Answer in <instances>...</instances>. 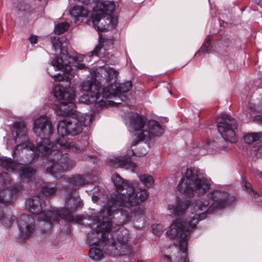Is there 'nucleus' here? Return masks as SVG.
I'll use <instances>...</instances> for the list:
<instances>
[{"label":"nucleus","instance_id":"obj_1","mask_svg":"<svg viewBox=\"0 0 262 262\" xmlns=\"http://www.w3.org/2000/svg\"><path fill=\"white\" fill-rule=\"evenodd\" d=\"M118 194H113L108 200L100 216H95L94 224L96 227L89 233L86 242L91 247L89 256L94 261L103 258V253L112 255L116 250L115 241L110 232L113 224L120 227L127 222L129 217V208L136 206L147 199L148 193L145 189L135 191L133 184L124 180L118 173L112 176Z\"/></svg>","mask_w":262,"mask_h":262},{"label":"nucleus","instance_id":"obj_2","mask_svg":"<svg viewBox=\"0 0 262 262\" xmlns=\"http://www.w3.org/2000/svg\"><path fill=\"white\" fill-rule=\"evenodd\" d=\"M33 131L39 137L36 140L35 146L32 143H28V147L34 155H40L46 157L49 163V167L46 169V173L51 174L55 179L62 177L69 166L70 158L69 155L63 153L61 149H69L74 152L84 150L88 144L89 136L85 134L73 142L67 139L58 138L55 144L51 142L47 137L51 136L53 132L51 122L46 116H41L34 121Z\"/></svg>","mask_w":262,"mask_h":262},{"label":"nucleus","instance_id":"obj_3","mask_svg":"<svg viewBox=\"0 0 262 262\" xmlns=\"http://www.w3.org/2000/svg\"><path fill=\"white\" fill-rule=\"evenodd\" d=\"M40 195H34L26 200V209L32 213L31 214L23 213L20 217L17 223L19 229L18 238L24 241L30 237L34 233L35 225V218L39 222H42L50 229L52 226L51 221L57 222L62 219L64 221L73 222L74 216L72 213L78 209L82 208V201L79 196H73L69 193L65 202V208L55 210L51 206L46 204V202H41Z\"/></svg>","mask_w":262,"mask_h":262},{"label":"nucleus","instance_id":"obj_4","mask_svg":"<svg viewBox=\"0 0 262 262\" xmlns=\"http://www.w3.org/2000/svg\"><path fill=\"white\" fill-rule=\"evenodd\" d=\"M53 92L54 97L59 101V104L56 107V113L61 116H68L67 119L59 121L57 124L59 138L66 139V136L68 135H78L85 123L93 121V116L87 115L84 116L74 110L75 93L72 87L57 84L54 87Z\"/></svg>","mask_w":262,"mask_h":262},{"label":"nucleus","instance_id":"obj_5","mask_svg":"<svg viewBox=\"0 0 262 262\" xmlns=\"http://www.w3.org/2000/svg\"><path fill=\"white\" fill-rule=\"evenodd\" d=\"M210 201L207 198L195 200L192 204L195 213L191 212L189 216L177 219L171 224L170 229L166 232L170 239L178 238L182 252H186L190 232L195 228L199 221L206 219L207 214L217 211Z\"/></svg>","mask_w":262,"mask_h":262},{"label":"nucleus","instance_id":"obj_6","mask_svg":"<svg viewBox=\"0 0 262 262\" xmlns=\"http://www.w3.org/2000/svg\"><path fill=\"white\" fill-rule=\"evenodd\" d=\"M200 169L187 168L185 176L177 186L178 191L183 194L185 199H177L174 204H169L168 209L175 216H180L185 213L191 204L190 199L194 195H203L210 187V181L201 176Z\"/></svg>","mask_w":262,"mask_h":262},{"label":"nucleus","instance_id":"obj_7","mask_svg":"<svg viewBox=\"0 0 262 262\" xmlns=\"http://www.w3.org/2000/svg\"><path fill=\"white\" fill-rule=\"evenodd\" d=\"M95 4V13L91 18L93 26L98 31L105 32L115 29L118 23V18L111 14L115 11L114 1H92Z\"/></svg>","mask_w":262,"mask_h":262},{"label":"nucleus","instance_id":"obj_8","mask_svg":"<svg viewBox=\"0 0 262 262\" xmlns=\"http://www.w3.org/2000/svg\"><path fill=\"white\" fill-rule=\"evenodd\" d=\"M95 79V75L92 77L89 80L83 81L79 85V89L80 91L85 92V94L81 95L79 98V102L85 104H93L94 107L96 110L105 106L106 104V101L104 99L106 97L108 96L106 94V96L100 93V88H96L97 81Z\"/></svg>","mask_w":262,"mask_h":262},{"label":"nucleus","instance_id":"obj_9","mask_svg":"<svg viewBox=\"0 0 262 262\" xmlns=\"http://www.w3.org/2000/svg\"><path fill=\"white\" fill-rule=\"evenodd\" d=\"M217 128L224 140L234 143L237 140L235 129L237 124L234 118L227 114H221L217 118Z\"/></svg>","mask_w":262,"mask_h":262},{"label":"nucleus","instance_id":"obj_10","mask_svg":"<svg viewBox=\"0 0 262 262\" xmlns=\"http://www.w3.org/2000/svg\"><path fill=\"white\" fill-rule=\"evenodd\" d=\"M118 74L117 70L110 67L100 68L95 73V80L97 81L96 88L101 89L102 86L104 87L103 88L104 96H106V94L109 96L107 89L116 83Z\"/></svg>","mask_w":262,"mask_h":262},{"label":"nucleus","instance_id":"obj_11","mask_svg":"<svg viewBox=\"0 0 262 262\" xmlns=\"http://www.w3.org/2000/svg\"><path fill=\"white\" fill-rule=\"evenodd\" d=\"M207 197L212 202L213 206L217 211L231 204L229 193L223 188L220 187L209 192Z\"/></svg>","mask_w":262,"mask_h":262},{"label":"nucleus","instance_id":"obj_12","mask_svg":"<svg viewBox=\"0 0 262 262\" xmlns=\"http://www.w3.org/2000/svg\"><path fill=\"white\" fill-rule=\"evenodd\" d=\"M66 58H68L67 61L66 59L63 60V58L58 56H55L53 59L51 63V66L54 68L55 71L62 70V73H57L54 75L49 73L51 77H54L55 81H61L66 80L68 77L65 75L64 71H67L71 69L69 65L72 61L75 60L74 57L69 55L68 54L66 56Z\"/></svg>","mask_w":262,"mask_h":262},{"label":"nucleus","instance_id":"obj_13","mask_svg":"<svg viewBox=\"0 0 262 262\" xmlns=\"http://www.w3.org/2000/svg\"><path fill=\"white\" fill-rule=\"evenodd\" d=\"M23 189L21 185L16 184L12 188L6 187L0 190V203L7 205L13 202Z\"/></svg>","mask_w":262,"mask_h":262},{"label":"nucleus","instance_id":"obj_14","mask_svg":"<svg viewBox=\"0 0 262 262\" xmlns=\"http://www.w3.org/2000/svg\"><path fill=\"white\" fill-rule=\"evenodd\" d=\"M132 88V83L130 81H127L125 82L119 83L117 85L116 83L107 89V93L109 97L108 98L113 97L115 100H119L120 95L129 91ZM107 97H106L105 100Z\"/></svg>","mask_w":262,"mask_h":262},{"label":"nucleus","instance_id":"obj_15","mask_svg":"<svg viewBox=\"0 0 262 262\" xmlns=\"http://www.w3.org/2000/svg\"><path fill=\"white\" fill-rule=\"evenodd\" d=\"M127 126L130 132L141 130L145 125L146 120L137 113L132 112L128 117Z\"/></svg>","mask_w":262,"mask_h":262},{"label":"nucleus","instance_id":"obj_16","mask_svg":"<svg viewBox=\"0 0 262 262\" xmlns=\"http://www.w3.org/2000/svg\"><path fill=\"white\" fill-rule=\"evenodd\" d=\"M147 129L143 130L145 138L150 140L152 137L161 136L164 133V129L158 121L151 120L147 125Z\"/></svg>","mask_w":262,"mask_h":262},{"label":"nucleus","instance_id":"obj_17","mask_svg":"<svg viewBox=\"0 0 262 262\" xmlns=\"http://www.w3.org/2000/svg\"><path fill=\"white\" fill-rule=\"evenodd\" d=\"M108 165L114 168L119 167L126 169L135 168L137 166L136 163L133 162L130 157H115L108 161Z\"/></svg>","mask_w":262,"mask_h":262},{"label":"nucleus","instance_id":"obj_18","mask_svg":"<svg viewBox=\"0 0 262 262\" xmlns=\"http://www.w3.org/2000/svg\"><path fill=\"white\" fill-rule=\"evenodd\" d=\"M18 173L22 182L30 183L34 180L36 170L30 166H20Z\"/></svg>","mask_w":262,"mask_h":262},{"label":"nucleus","instance_id":"obj_19","mask_svg":"<svg viewBox=\"0 0 262 262\" xmlns=\"http://www.w3.org/2000/svg\"><path fill=\"white\" fill-rule=\"evenodd\" d=\"M57 188L55 185L52 183H47L43 185L40 189V191L38 195L40 198L46 197L49 198L53 196L56 192Z\"/></svg>","mask_w":262,"mask_h":262},{"label":"nucleus","instance_id":"obj_20","mask_svg":"<svg viewBox=\"0 0 262 262\" xmlns=\"http://www.w3.org/2000/svg\"><path fill=\"white\" fill-rule=\"evenodd\" d=\"M90 10L82 6L76 5L70 10V13L75 17H86L88 15Z\"/></svg>","mask_w":262,"mask_h":262},{"label":"nucleus","instance_id":"obj_21","mask_svg":"<svg viewBox=\"0 0 262 262\" xmlns=\"http://www.w3.org/2000/svg\"><path fill=\"white\" fill-rule=\"evenodd\" d=\"M16 166V163L11 158L0 157V166L3 168L9 171H14Z\"/></svg>","mask_w":262,"mask_h":262},{"label":"nucleus","instance_id":"obj_22","mask_svg":"<svg viewBox=\"0 0 262 262\" xmlns=\"http://www.w3.org/2000/svg\"><path fill=\"white\" fill-rule=\"evenodd\" d=\"M244 140L247 144H251L262 139V132H251L245 134Z\"/></svg>","mask_w":262,"mask_h":262},{"label":"nucleus","instance_id":"obj_23","mask_svg":"<svg viewBox=\"0 0 262 262\" xmlns=\"http://www.w3.org/2000/svg\"><path fill=\"white\" fill-rule=\"evenodd\" d=\"M14 130L15 132V137L19 138L25 136L27 132L25 124L21 122H16L14 124Z\"/></svg>","mask_w":262,"mask_h":262},{"label":"nucleus","instance_id":"obj_24","mask_svg":"<svg viewBox=\"0 0 262 262\" xmlns=\"http://www.w3.org/2000/svg\"><path fill=\"white\" fill-rule=\"evenodd\" d=\"M87 183V180L80 176H76L69 179V183L73 187L81 186Z\"/></svg>","mask_w":262,"mask_h":262},{"label":"nucleus","instance_id":"obj_25","mask_svg":"<svg viewBox=\"0 0 262 262\" xmlns=\"http://www.w3.org/2000/svg\"><path fill=\"white\" fill-rule=\"evenodd\" d=\"M119 233L118 234L117 237V241L121 244L124 245L126 244L129 238V233L128 231L124 230L122 228L119 229Z\"/></svg>","mask_w":262,"mask_h":262},{"label":"nucleus","instance_id":"obj_26","mask_svg":"<svg viewBox=\"0 0 262 262\" xmlns=\"http://www.w3.org/2000/svg\"><path fill=\"white\" fill-rule=\"evenodd\" d=\"M89 54L90 57L96 56L100 58H102L105 56V49L102 45L99 43L92 51L89 53Z\"/></svg>","mask_w":262,"mask_h":262},{"label":"nucleus","instance_id":"obj_27","mask_svg":"<svg viewBox=\"0 0 262 262\" xmlns=\"http://www.w3.org/2000/svg\"><path fill=\"white\" fill-rule=\"evenodd\" d=\"M69 24L67 22H62L55 25L54 31L57 35L61 34L66 32L69 28Z\"/></svg>","mask_w":262,"mask_h":262},{"label":"nucleus","instance_id":"obj_28","mask_svg":"<svg viewBox=\"0 0 262 262\" xmlns=\"http://www.w3.org/2000/svg\"><path fill=\"white\" fill-rule=\"evenodd\" d=\"M140 180L144 185L149 188L154 184V180L152 177L150 175H143L140 177Z\"/></svg>","mask_w":262,"mask_h":262},{"label":"nucleus","instance_id":"obj_29","mask_svg":"<svg viewBox=\"0 0 262 262\" xmlns=\"http://www.w3.org/2000/svg\"><path fill=\"white\" fill-rule=\"evenodd\" d=\"M51 41L52 44V48L53 50L57 52L58 50L61 51V47L62 43L59 40V37L55 36H52L51 37Z\"/></svg>","mask_w":262,"mask_h":262},{"label":"nucleus","instance_id":"obj_30","mask_svg":"<svg viewBox=\"0 0 262 262\" xmlns=\"http://www.w3.org/2000/svg\"><path fill=\"white\" fill-rule=\"evenodd\" d=\"M14 218V216L10 215L9 214L5 215L4 214H1L0 215V220L2 223L5 226H9L10 225L11 222Z\"/></svg>","mask_w":262,"mask_h":262},{"label":"nucleus","instance_id":"obj_31","mask_svg":"<svg viewBox=\"0 0 262 262\" xmlns=\"http://www.w3.org/2000/svg\"><path fill=\"white\" fill-rule=\"evenodd\" d=\"M201 49L207 53H210L213 51V48L211 44L209 38L205 40Z\"/></svg>","mask_w":262,"mask_h":262},{"label":"nucleus","instance_id":"obj_32","mask_svg":"<svg viewBox=\"0 0 262 262\" xmlns=\"http://www.w3.org/2000/svg\"><path fill=\"white\" fill-rule=\"evenodd\" d=\"M11 179L10 175L7 172L0 173V185H4L10 184Z\"/></svg>","mask_w":262,"mask_h":262},{"label":"nucleus","instance_id":"obj_33","mask_svg":"<svg viewBox=\"0 0 262 262\" xmlns=\"http://www.w3.org/2000/svg\"><path fill=\"white\" fill-rule=\"evenodd\" d=\"M145 137L146 136L144 135L143 132H142L139 135H138L136 139H134L132 141L131 146H136L141 141H145V142H146L148 140V139L147 138H145Z\"/></svg>","mask_w":262,"mask_h":262},{"label":"nucleus","instance_id":"obj_34","mask_svg":"<svg viewBox=\"0 0 262 262\" xmlns=\"http://www.w3.org/2000/svg\"><path fill=\"white\" fill-rule=\"evenodd\" d=\"M121 249L122 250V252H123L124 254H131L132 253V250L130 247L129 245H126V244L122 245Z\"/></svg>","mask_w":262,"mask_h":262},{"label":"nucleus","instance_id":"obj_35","mask_svg":"<svg viewBox=\"0 0 262 262\" xmlns=\"http://www.w3.org/2000/svg\"><path fill=\"white\" fill-rule=\"evenodd\" d=\"M152 232L156 235H160L162 233L161 226L160 225H153L152 226Z\"/></svg>","mask_w":262,"mask_h":262},{"label":"nucleus","instance_id":"obj_36","mask_svg":"<svg viewBox=\"0 0 262 262\" xmlns=\"http://www.w3.org/2000/svg\"><path fill=\"white\" fill-rule=\"evenodd\" d=\"M76 68H77V70H83L84 71H88L90 73V71H89V70L88 68L86 67L83 63H77V64L76 65Z\"/></svg>","mask_w":262,"mask_h":262},{"label":"nucleus","instance_id":"obj_37","mask_svg":"<svg viewBox=\"0 0 262 262\" xmlns=\"http://www.w3.org/2000/svg\"><path fill=\"white\" fill-rule=\"evenodd\" d=\"M37 40V36L35 35L32 34L29 37V40L32 45L36 43Z\"/></svg>","mask_w":262,"mask_h":262},{"label":"nucleus","instance_id":"obj_38","mask_svg":"<svg viewBox=\"0 0 262 262\" xmlns=\"http://www.w3.org/2000/svg\"><path fill=\"white\" fill-rule=\"evenodd\" d=\"M254 120L257 123L262 125V115L255 116L254 117Z\"/></svg>","mask_w":262,"mask_h":262},{"label":"nucleus","instance_id":"obj_39","mask_svg":"<svg viewBox=\"0 0 262 262\" xmlns=\"http://www.w3.org/2000/svg\"><path fill=\"white\" fill-rule=\"evenodd\" d=\"M81 2H82V3L84 5H88L89 4H91L90 1H81Z\"/></svg>","mask_w":262,"mask_h":262},{"label":"nucleus","instance_id":"obj_40","mask_svg":"<svg viewBox=\"0 0 262 262\" xmlns=\"http://www.w3.org/2000/svg\"><path fill=\"white\" fill-rule=\"evenodd\" d=\"M92 199L93 201H96V200L98 199V197H97V196H96V195H93L92 196Z\"/></svg>","mask_w":262,"mask_h":262},{"label":"nucleus","instance_id":"obj_41","mask_svg":"<svg viewBox=\"0 0 262 262\" xmlns=\"http://www.w3.org/2000/svg\"><path fill=\"white\" fill-rule=\"evenodd\" d=\"M257 174L260 178H262V171H258Z\"/></svg>","mask_w":262,"mask_h":262},{"label":"nucleus","instance_id":"obj_42","mask_svg":"<svg viewBox=\"0 0 262 262\" xmlns=\"http://www.w3.org/2000/svg\"><path fill=\"white\" fill-rule=\"evenodd\" d=\"M15 150H13L12 151V155L13 159H14V155L15 154Z\"/></svg>","mask_w":262,"mask_h":262},{"label":"nucleus","instance_id":"obj_43","mask_svg":"<svg viewBox=\"0 0 262 262\" xmlns=\"http://www.w3.org/2000/svg\"><path fill=\"white\" fill-rule=\"evenodd\" d=\"M260 2V1H256V5H259Z\"/></svg>","mask_w":262,"mask_h":262},{"label":"nucleus","instance_id":"obj_44","mask_svg":"<svg viewBox=\"0 0 262 262\" xmlns=\"http://www.w3.org/2000/svg\"><path fill=\"white\" fill-rule=\"evenodd\" d=\"M18 9H19V11H21V10H24L25 11L26 10L25 8L21 9V8H19Z\"/></svg>","mask_w":262,"mask_h":262},{"label":"nucleus","instance_id":"obj_45","mask_svg":"<svg viewBox=\"0 0 262 262\" xmlns=\"http://www.w3.org/2000/svg\"><path fill=\"white\" fill-rule=\"evenodd\" d=\"M168 93H169L170 95H171V94H172L171 91L170 90H168Z\"/></svg>","mask_w":262,"mask_h":262},{"label":"nucleus","instance_id":"obj_46","mask_svg":"<svg viewBox=\"0 0 262 262\" xmlns=\"http://www.w3.org/2000/svg\"><path fill=\"white\" fill-rule=\"evenodd\" d=\"M209 4H210V6L211 7V4L210 3V1H209Z\"/></svg>","mask_w":262,"mask_h":262},{"label":"nucleus","instance_id":"obj_47","mask_svg":"<svg viewBox=\"0 0 262 262\" xmlns=\"http://www.w3.org/2000/svg\"><path fill=\"white\" fill-rule=\"evenodd\" d=\"M116 103H121V102L118 101V102H117Z\"/></svg>","mask_w":262,"mask_h":262}]
</instances>
